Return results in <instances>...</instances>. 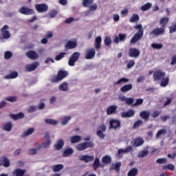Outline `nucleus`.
<instances>
[{
  "instance_id": "obj_1",
  "label": "nucleus",
  "mask_w": 176,
  "mask_h": 176,
  "mask_svg": "<svg viewBox=\"0 0 176 176\" xmlns=\"http://www.w3.org/2000/svg\"><path fill=\"white\" fill-rule=\"evenodd\" d=\"M134 28L135 30H138L130 40V43H132L133 45H134V43H137L138 41H141V39H142V36H144V28H142V25H136L134 26Z\"/></svg>"
},
{
  "instance_id": "obj_2",
  "label": "nucleus",
  "mask_w": 176,
  "mask_h": 176,
  "mask_svg": "<svg viewBox=\"0 0 176 176\" xmlns=\"http://www.w3.org/2000/svg\"><path fill=\"white\" fill-rule=\"evenodd\" d=\"M68 76V72L65 70H59L57 73V75L51 79L52 83H56V82H60L65 78Z\"/></svg>"
},
{
  "instance_id": "obj_3",
  "label": "nucleus",
  "mask_w": 176,
  "mask_h": 176,
  "mask_svg": "<svg viewBox=\"0 0 176 176\" xmlns=\"http://www.w3.org/2000/svg\"><path fill=\"white\" fill-rule=\"evenodd\" d=\"M94 0H82V5L84 8H89L90 12L97 10V4Z\"/></svg>"
},
{
  "instance_id": "obj_4",
  "label": "nucleus",
  "mask_w": 176,
  "mask_h": 176,
  "mask_svg": "<svg viewBox=\"0 0 176 176\" xmlns=\"http://www.w3.org/2000/svg\"><path fill=\"white\" fill-rule=\"evenodd\" d=\"M87 148H94L93 142H84L76 145V149L79 151H85Z\"/></svg>"
},
{
  "instance_id": "obj_5",
  "label": "nucleus",
  "mask_w": 176,
  "mask_h": 176,
  "mask_svg": "<svg viewBox=\"0 0 176 176\" xmlns=\"http://www.w3.org/2000/svg\"><path fill=\"white\" fill-rule=\"evenodd\" d=\"M79 57H80V52H74L69 59L68 65L75 67V63L79 60Z\"/></svg>"
},
{
  "instance_id": "obj_6",
  "label": "nucleus",
  "mask_w": 176,
  "mask_h": 176,
  "mask_svg": "<svg viewBox=\"0 0 176 176\" xmlns=\"http://www.w3.org/2000/svg\"><path fill=\"white\" fill-rule=\"evenodd\" d=\"M165 34L166 29H164L162 27L155 28L150 32V35H153V36H155V38L160 36V35H164Z\"/></svg>"
},
{
  "instance_id": "obj_7",
  "label": "nucleus",
  "mask_w": 176,
  "mask_h": 176,
  "mask_svg": "<svg viewBox=\"0 0 176 176\" xmlns=\"http://www.w3.org/2000/svg\"><path fill=\"white\" fill-rule=\"evenodd\" d=\"M153 78L154 82H157L162 78H166V72L162 71L161 69L156 70L153 73Z\"/></svg>"
},
{
  "instance_id": "obj_8",
  "label": "nucleus",
  "mask_w": 176,
  "mask_h": 176,
  "mask_svg": "<svg viewBox=\"0 0 176 176\" xmlns=\"http://www.w3.org/2000/svg\"><path fill=\"white\" fill-rule=\"evenodd\" d=\"M34 8L38 13H45L49 10V6L45 3L36 4Z\"/></svg>"
},
{
  "instance_id": "obj_9",
  "label": "nucleus",
  "mask_w": 176,
  "mask_h": 176,
  "mask_svg": "<svg viewBox=\"0 0 176 176\" xmlns=\"http://www.w3.org/2000/svg\"><path fill=\"white\" fill-rule=\"evenodd\" d=\"M19 13L21 14H24L25 16H31L35 13V10L32 8H29L27 7H21L19 10Z\"/></svg>"
},
{
  "instance_id": "obj_10",
  "label": "nucleus",
  "mask_w": 176,
  "mask_h": 176,
  "mask_svg": "<svg viewBox=\"0 0 176 176\" xmlns=\"http://www.w3.org/2000/svg\"><path fill=\"white\" fill-rule=\"evenodd\" d=\"M105 131H107V126L104 125V124H102L99 126L96 135L99 138H101V140H104V138H105V134H104V132Z\"/></svg>"
},
{
  "instance_id": "obj_11",
  "label": "nucleus",
  "mask_w": 176,
  "mask_h": 176,
  "mask_svg": "<svg viewBox=\"0 0 176 176\" xmlns=\"http://www.w3.org/2000/svg\"><path fill=\"white\" fill-rule=\"evenodd\" d=\"M44 138L45 140L42 143L41 146L39 145L38 149H41V148H47L50 146L52 144V141L50 140V135L48 133H45L44 135Z\"/></svg>"
},
{
  "instance_id": "obj_12",
  "label": "nucleus",
  "mask_w": 176,
  "mask_h": 176,
  "mask_svg": "<svg viewBox=\"0 0 176 176\" xmlns=\"http://www.w3.org/2000/svg\"><path fill=\"white\" fill-rule=\"evenodd\" d=\"M94 57H96V49L90 48L85 51V60H92Z\"/></svg>"
},
{
  "instance_id": "obj_13",
  "label": "nucleus",
  "mask_w": 176,
  "mask_h": 176,
  "mask_svg": "<svg viewBox=\"0 0 176 176\" xmlns=\"http://www.w3.org/2000/svg\"><path fill=\"white\" fill-rule=\"evenodd\" d=\"M109 129H113V130L120 129L121 127L120 120L111 119L109 121Z\"/></svg>"
},
{
  "instance_id": "obj_14",
  "label": "nucleus",
  "mask_w": 176,
  "mask_h": 176,
  "mask_svg": "<svg viewBox=\"0 0 176 176\" xmlns=\"http://www.w3.org/2000/svg\"><path fill=\"white\" fill-rule=\"evenodd\" d=\"M26 57L30 60H38L39 58V54L34 50H29L25 54Z\"/></svg>"
},
{
  "instance_id": "obj_15",
  "label": "nucleus",
  "mask_w": 176,
  "mask_h": 176,
  "mask_svg": "<svg viewBox=\"0 0 176 176\" xmlns=\"http://www.w3.org/2000/svg\"><path fill=\"white\" fill-rule=\"evenodd\" d=\"M140 54H141V52L137 48H131L129 50V57H134L135 58H137L140 57Z\"/></svg>"
},
{
  "instance_id": "obj_16",
  "label": "nucleus",
  "mask_w": 176,
  "mask_h": 176,
  "mask_svg": "<svg viewBox=\"0 0 176 176\" xmlns=\"http://www.w3.org/2000/svg\"><path fill=\"white\" fill-rule=\"evenodd\" d=\"M9 30V26L8 25H5L2 28H1V34L3 39H9L10 38L11 35L9 31L6 30Z\"/></svg>"
},
{
  "instance_id": "obj_17",
  "label": "nucleus",
  "mask_w": 176,
  "mask_h": 176,
  "mask_svg": "<svg viewBox=\"0 0 176 176\" xmlns=\"http://www.w3.org/2000/svg\"><path fill=\"white\" fill-rule=\"evenodd\" d=\"M144 142L145 141H144V139H142L141 137H139L133 140V143L132 145L133 148H138V146H142V145H144Z\"/></svg>"
},
{
  "instance_id": "obj_18",
  "label": "nucleus",
  "mask_w": 176,
  "mask_h": 176,
  "mask_svg": "<svg viewBox=\"0 0 176 176\" xmlns=\"http://www.w3.org/2000/svg\"><path fill=\"white\" fill-rule=\"evenodd\" d=\"M79 160H80V162H85V163H89V162L94 160V155H81L80 156Z\"/></svg>"
},
{
  "instance_id": "obj_19",
  "label": "nucleus",
  "mask_w": 176,
  "mask_h": 176,
  "mask_svg": "<svg viewBox=\"0 0 176 176\" xmlns=\"http://www.w3.org/2000/svg\"><path fill=\"white\" fill-rule=\"evenodd\" d=\"M39 65V63L34 62V63L25 66V69L28 72H32V71H35L36 67Z\"/></svg>"
},
{
  "instance_id": "obj_20",
  "label": "nucleus",
  "mask_w": 176,
  "mask_h": 176,
  "mask_svg": "<svg viewBox=\"0 0 176 176\" xmlns=\"http://www.w3.org/2000/svg\"><path fill=\"white\" fill-rule=\"evenodd\" d=\"M78 46V43L76 42V40L75 41H68L65 45V49L67 50L75 49Z\"/></svg>"
},
{
  "instance_id": "obj_21",
  "label": "nucleus",
  "mask_w": 176,
  "mask_h": 176,
  "mask_svg": "<svg viewBox=\"0 0 176 176\" xmlns=\"http://www.w3.org/2000/svg\"><path fill=\"white\" fill-rule=\"evenodd\" d=\"M121 93H127V91H130V90H133V84H126L120 87Z\"/></svg>"
},
{
  "instance_id": "obj_22",
  "label": "nucleus",
  "mask_w": 176,
  "mask_h": 176,
  "mask_svg": "<svg viewBox=\"0 0 176 176\" xmlns=\"http://www.w3.org/2000/svg\"><path fill=\"white\" fill-rule=\"evenodd\" d=\"M117 110L118 106L111 105L106 110L107 115H113L116 113Z\"/></svg>"
},
{
  "instance_id": "obj_23",
  "label": "nucleus",
  "mask_w": 176,
  "mask_h": 176,
  "mask_svg": "<svg viewBox=\"0 0 176 176\" xmlns=\"http://www.w3.org/2000/svg\"><path fill=\"white\" fill-rule=\"evenodd\" d=\"M101 42H102V38H101V36H98L95 38V49L96 50H100L101 49Z\"/></svg>"
},
{
  "instance_id": "obj_24",
  "label": "nucleus",
  "mask_w": 176,
  "mask_h": 176,
  "mask_svg": "<svg viewBox=\"0 0 176 176\" xmlns=\"http://www.w3.org/2000/svg\"><path fill=\"white\" fill-rule=\"evenodd\" d=\"M168 21H170V19L167 16H164L160 21V25L166 30V27H167V24H168Z\"/></svg>"
},
{
  "instance_id": "obj_25",
  "label": "nucleus",
  "mask_w": 176,
  "mask_h": 176,
  "mask_svg": "<svg viewBox=\"0 0 176 176\" xmlns=\"http://www.w3.org/2000/svg\"><path fill=\"white\" fill-rule=\"evenodd\" d=\"M135 115V111L133 109H130L126 112H123L122 113V118H132Z\"/></svg>"
},
{
  "instance_id": "obj_26",
  "label": "nucleus",
  "mask_w": 176,
  "mask_h": 176,
  "mask_svg": "<svg viewBox=\"0 0 176 176\" xmlns=\"http://www.w3.org/2000/svg\"><path fill=\"white\" fill-rule=\"evenodd\" d=\"M160 80V85L161 87H167L168 83H170V78L168 77H164Z\"/></svg>"
},
{
  "instance_id": "obj_27",
  "label": "nucleus",
  "mask_w": 176,
  "mask_h": 176,
  "mask_svg": "<svg viewBox=\"0 0 176 176\" xmlns=\"http://www.w3.org/2000/svg\"><path fill=\"white\" fill-rule=\"evenodd\" d=\"M131 151H133V146H128L125 149L120 148L118 151V155L120 156L122 153H129V152H131Z\"/></svg>"
},
{
  "instance_id": "obj_28",
  "label": "nucleus",
  "mask_w": 176,
  "mask_h": 176,
  "mask_svg": "<svg viewBox=\"0 0 176 176\" xmlns=\"http://www.w3.org/2000/svg\"><path fill=\"white\" fill-rule=\"evenodd\" d=\"M140 118L144 120H149V117L151 116V113L148 111H142L140 113Z\"/></svg>"
},
{
  "instance_id": "obj_29",
  "label": "nucleus",
  "mask_w": 176,
  "mask_h": 176,
  "mask_svg": "<svg viewBox=\"0 0 176 176\" xmlns=\"http://www.w3.org/2000/svg\"><path fill=\"white\" fill-rule=\"evenodd\" d=\"M2 129L3 130H4V131H12V129H13V124L12 123V122H8L4 124Z\"/></svg>"
},
{
  "instance_id": "obj_30",
  "label": "nucleus",
  "mask_w": 176,
  "mask_h": 176,
  "mask_svg": "<svg viewBox=\"0 0 176 176\" xmlns=\"http://www.w3.org/2000/svg\"><path fill=\"white\" fill-rule=\"evenodd\" d=\"M10 116L12 119H13V120H19L24 118V114L23 113V112H20L17 114H11Z\"/></svg>"
},
{
  "instance_id": "obj_31",
  "label": "nucleus",
  "mask_w": 176,
  "mask_h": 176,
  "mask_svg": "<svg viewBox=\"0 0 176 176\" xmlns=\"http://www.w3.org/2000/svg\"><path fill=\"white\" fill-rule=\"evenodd\" d=\"M52 170L54 171V173H58L59 171H61L63 168H64V165L63 164H56L51 166Z\"/></svg>"
},
{
  "instance_id": "obj_32",
  "label": "nucleus",
  "mask_w": 176,
  "mask_h": 176,
  "mask_svg": "<svg viewBox=\"0 0 176 176\" xmlns=\"http://www.w3.org/2000/svg\"><path fill=\"white\" fill-rule=\"evenodd\" d=\"M63 146H64V140L60 139L57 142L56 144H55L54 148L56 151H60V149H63Z\"/></svg>"
},
{
  "instance_id": "obj_33",
  "label": "nucleus",
  "mask_w": 176,
  "mask_h": 176,
  "mask_svg": "<svg viewBox=\"0 0 176 176\" xmlns=\"http://www.w3.org/2000/svg\"><path fill=\"white\" fill-rule=\"evenodd\" d=\"M167 134V130L166 129H160L155 135V138L159 139L162 135H166Z\"/></svg>"
},
{
  "instance_id": "obj_34",
  "label": "nucleus",
  "mask_w": 176,
  "mask_h": 176,
  "mask_svg": "<svg viewBox=\"0 0 176 176\" xmlns=\"http://www.w3.org/2000/svg\"><path fill=\"white\" fill-rule=\"evenodd\" d=\"M80 140H82V137H80V135H74L70 138L72 144H78Z\"/></svg>"
},
{
  "instance_id": "obj_35",
  "label": "nucleus",
  "mask_w": 176,
  "mask_h": 176,
  "mask_svg": "<svg viewBox=\"0 0 176 176\" xmlns=\"http://www.w3.org/2000/svg\"><path fill=\"white\" fill-rule=\"evenodd\" d=\"M100 166H101V164H100V159L98 157L95 158V160L92 165V167L94 171H96L97 168H98V167H100Z\"/></svg>"
},
{
  "instance_id": "obj_36",
  "label": "nucleus",
  "mask_w": 176,
  "mask_h": 176,
  "mask_svg": "<svg viewBox=\"0 0 176 176\" xmlns=\"http://www.w3.org/2000/svg\"><path fill=\"white\" fill-rule=\"evenodd\" d=\"M34 131H35V129L34 128L28 129L27 131L22 133L21 137L23 138H24V137H28V135H31V134H32Z\"/></svg>"
},
{
  "instance_id": "obj_37",
  "label": "nucleus",
  "mask_w": 176,
  "mask_h": 176,
  "mask_svg": "<svg viewBox=\"0 0 176 176\" xmlns=\"http://www.w3.org/2000/svg\"><path fill=\"white\" fill-rule=\"evenodd\" d=\"M111 162L112 159L109 155H105L102 158V163H104V164H111Z\"/></svg>"
},
{
  "instance_id": "obj_38",
  "label": "nucleus",
  "mask_w": 176,
  "mask_h": 176,
  "mask_svg": "<svg viewBox=\"0 0 176 176\" xmlns=\"http://www.w3.org/2000/svg\"><path fill=\"white\" fill-rule=\"evenodd\" d=\"M1 164L3 167H10V160L8 159L6 157H3Z\"/></svg>"
},
{
  "instance_id": "obj_39",
  "label": "nucleus",
  "mask_w": 176,
  "mask_h": 176,
  "mask_svg": "<svg viewBox=\"0 0 176 176\" xmlns=\"http://www.w3.org/2000/svg\"><path fill=\"white\" fill-rule=\"evenodd\" d=\"M72 153H74V149L69 148L65 150V151L63 152V157H68V156H71Z\"/></svg>"
},
{
  "instance_id": "obj_40",
  "label": "nucleus",
  "mask_w": 176,
  "mask_h": 176,
  "mask_svg": "<svg viewBox=\"0 0 176 176\" xmlns=\"http://www.w3.org/2000/svg\"><path fill=\"white\" fill-rule=\"evenodd\" d=\"M13 174H14L16 176H24V174H25V170L16 168L13 172Z\"/></svg>"
},
{
  "instance_id": "obj_41",
  "label": "nucleus",
  "mask_w": 176,
  "mask_h": 176,
  "mask_svg": "<svg viewBox=\"0 0 176 176\" xmlns=\"http://www.w3.org/2000/svg\"><path fill=\"white\" fill-rule=\"evenodd\" d=\"M129 21L130 23H137V21H140V15H138V14H133Z\"/></svg>"
},
{
  "instance_id": "obj_42",
  "label": "nucleus",
  "mask_w": 176,
  "mask_h": 176,
  "mask_svg": "<svg viewBox=\"0 0 176 176\" xmlns=\"http://www.w3.org/2000/svg\"><path fill=\"white\" fill-rule=\"evenodd\" d=\"M19 76V73L17 72H12L10 75L5 76L6 79H16Z\"/></svg>"
},
{
  "instance_id": "obj_43",
  "label": "nucleus",
  "mask_w": 176,
  "mask_h": 176,
  "mask_svg": "<svg viewBox=\"0 0 176 176\" xmlns=\"http://www.w3.org/2000/svg\"><path fill=\"white\" fill-rule=\"evenodd\" d=\"M162 170H170V171H174V170H175V166L173 164H168L167 165L163 166Z\"/></svg>"
},
{
  "instance_id": "obj_44",
  "label": "nucleus",
  "mask_w": 176,
  "mask_h": 176,
  "mask_svg": "<svg viewBox=\"0 0 176 176\" xmlns=\"http://www.w3.org/2000/svg\"><path fill=\"white\" fill-rule=\"evenodd\" d=\"M59 90L61 91H68V82H63L59 85Z\"/></svg>"
},
{
  "instance_id": "obj_45",
  "label": "nucleus",
  "mask_w": 176,
  "mask_h": 176,
  "mask_svg": "<svg viewBox=\"0 0 176 176\" xmlns=\"http://www.w3.org/2000/svg\"><path fill=\"white\" fill-rule=\"evenodd\" d=\"M151 8H152V3H146L141 7V10H142V12H146V10H149Z\"/></svg>"
},
{
  "instance_id": "obj_46",
  "label": "nucleus",
  "mask_w": 176,
  "mask_h": 176,
  "mask_svg": "<svg viewBox=\"0 0 176 176\" xmlns=\"http://www.w3.org/2000/svg\"><path fill=\"white\" fill-rule=\"evenodd\" d=\"M137 174H138V169H137L136 168H133L132 169H131L127 175L128 176H136Z\"/></svg>"
},
{
  "instance_id": "obj_47",
  "label": "nucleus",
  "mask_w": 176,
  "mask_h": 176,
  "mask_svg": "<svg viewBox=\"0 0 176 176\" xmlns=\"http://www.w3.org/2000/svg\"><path fill=\"white\" fill-rule=\"evenodd\" d=\"M128 82H130V79L127 78H121L119 80L115 82L114 85H120L122 83H127Z\"/></svg>"
},
{
  "instance_id": "obj_48",
  "label": "nucleus",
  "mask_w": 176,
  "mask_h": 176,
  "mask_svg": "<svg viewBox=\"0 0 176 176\" xmlns=\"http://www.w3.org/2000/svg\"><path fill=\"white\" fill-rule=\"evenodd\" d=\"M45 122L47 124H52V126H56V124H57L58 123V122H57L56 120H53V119H45Z\"/></svg>"
},
{
  "instance_id": "obj_49",
  "label": "nucleus",
  "mask_w": 176,
  "mask_h": 176,
  "mask_svg": "<svg viewBox=\"0 0 176 176\" xmlns=\"http://www.w3.org/2000/svg\"><path fill=\"white\" fill-rule=\"evenodd\" d=\"M149 155V151L148 150H143L140 151L138 154V157H146Z\"/></svg>"
},
{
  "instance_id": "obj_50",
  "label": "nucleus",
  "mask_w": 176,
  "mask_h": 176,
  "mask_svg": "<svg viewBox=\"0 0 176 176\" xmlns=\"http://www.w3.org/2000/svg\"><path fill=\"white\" fill-rule=\"evenodd\" d=\"M151 47L153 49H156L157 50H160V49H163V44L162 43H152Z\"/></svg>"
},
{
  "instance_id": "obj_51",
  "label": "nucleus",
  "mask_w": 176,
  "mask_h": 176,
  "mask_svg": "<svg viewBox=\"0 0 176 176\" xmlns=\"http://www.w3.org/2000/svg\"><path fill=\"white\" fill-rule=\"evenodd\" d=\"M65 54H67V52H60L58 55L55 56L56 61H60V60H63L64 57H65Z\"/></svg>"
},
{
  "instance_id": "obj_52",
  "label": "nucleus",
  "mask_w": 176,
  "mask_h": 176,
  "mask_svg": "<svg viewBox=\"0 0 176 176\" xmlns=\"http://www.w3.org/2000/svg\"><path fill=\"white\" fill-rule=\"evenodd\" d=\"M156 163L157 164H166V163H167V158L166 157L159 158L156 160Z\"/></svg>"
},
{
  "instance_id": "obj_53",
  "label": "nucleus",
  "mask_w": 176,
  "mask_h": 176,
  "mask_svg": "<svg viewBox=\"0 0 176 176\" xmlns=\"http://www.w3.org/2000/svg\"><path fill=\"white\" fill-rule=\"evenodd\" d=\"M6 101H9V102H16L17 101V97L16 96H10L5 98Z\"/></svg>"
},
{
  "instance_id": "obj_54",
  "label": "nucleus",
  "mask_w": 176,
  "mask_h": 176,
  "mask_svg": "<svg viewBox=\"0 0 176 176\" xmlns=\"http://www.w3.org/2000/svg\"><path fill=\"white\" fill-rule=\"evenodd\" d=\"M13 56V53L10 51H6L4 54V58L6 60H9V58H12Z\"/></svg>"
},
{
  "instance_id": "obj_55",
  "label": "nucleus",
  "mask_w": 176,
  "mask_h": 176,
  "mask_svg": "<svg viewBox=\"0 0 176 176\" xmlns=\"http://www.w3.org/2000/svg\"><path fill=\"white\" fill-rule=\"evenodd\" d=\"M142 104H144V99L142 98L136 99V102H135V104H132V107L142 105Z\"/></svg>"
},
{
  "instance_id": "obj_56",
  "label": "nucleus",
  "mask_w": 176,
  "mask_h": 176,
  "mask_svg": "<svg viewBox=\"0 0 176 176\" xmlns=\"http://www.w3.org/2000/svg\"><path fill=\"white\" fill-rule=\"evenodd\" d=\"M104 43L106 46H109V45L112 43V39H111V37L109 36H106Z\"/></svg>"
},
{
  "instance_id": "obj_57",
  "label": "nucleus",
  "mask_w": 176,
  "mask_h": 176,
  "mask_svg": "<svg viewBox=\"0 0 176 176\" xmlns=\"http://www.w3.org/2000/svg\"><path fill=\"white\" fill-rule=\"evenodd\" d=\"M134 65H135V61L134 60H130L126 65V68L130 69V68H133Z\"/></svg>"
},
{
  "instance_id": "obj_58",
  "label": "nucleus",
  "mask_w": 176,
  "mask_h": 176,
  "mask_svg": "<svg viewBox=\"0 0 176 176\" xmlns=\"http://www.w3.org/2000/svg\"><path fill=\"white\" fill-rule=\"evenodd\" d=\"M48 16L50 17V19H53V18L56 17V16H57V10H51L49 12Z\"/></svg>"
},
{
  "instance_id": "obj_59",
  "label": "nucleus",
  "mask_w": 176,
  "mask_h": 176,
  "mask_svg": "<svg viewBox=\"0 0 176 176\" xmlns=\"http://www.w3.org/2000/svg\"><path fill=\"white\" fill-rule=\"evenodd\" d=\"M118 37L120 38V42H124V41H126V38L127 37V35L126 34L120 33L118 34Z\"/></svg>"
},
{
  "instance_id": "obj_60",
  "label": "nucleus",
  "mask_w": 176,
  "mask_h": 176,
  "mask_svg": "<svg viewBox=\"0 0 176 176\" xmlns=\"http://www.w3.org/2000/svg\"><path fill=\"white\" fill-rule=\"evenodd\" d=\"M69 120H71V117L70 116H67L65 117L63 120H62V124L63 126H65V124H67L68 123V122H69Z\"/></svg>"
},
{
  "instance_id": "obj_61",
  "label": "nucleus",
  "mask_w": 176,
  "mask_h": 176,
  "mask_svg": "<svg viewBox=\"0 0 176 176\" xmlns=\"http://www.w3.org/2000/svg\"><path fill=\"white\" fill-rule=\"evenodd\" d=\"M142 120H138V121L135 122L133 124V129H137V127H140L142 124Z\"/></svg>"
},
{
  "instance_id": "obj_62",
  "label": "nucleus",
  "mask_w": 176,
  "mask_h": 176,
  "mask_svg": "<svg viewBox=\"0 0 176 176\" xmlns=\"http://www.w3.org/2000/svg\"><path fill=\"white\" fill-rule=\"evenodd\" d=\"M28 113H32V112H35L36 111V106H30L28 109H27Z\"/></svg>"
},
{
  "instance_id": "obj_63",
  "label": "nucleus",
  "mask_w": 176,
  "mask_h": 176,
  "mask_svg": "<svg viewBox=\"0 0 176 176\" xmlns=\"http://www.w3.org/2000/svg\"><path fill=\"white\" fill-rule=\"evenodd\" d=\"M120 167H122V163L121 162H117L115 164V170L117 171V173H119L120 171Z\"/></svg>"
},
{
  "instance_id": "obj_64",
  "label": "nucleus",
  "mask_w": 176,
  "mask_h": 176,
  "mask_svg": "<svg viewBox=\"0 0 176 176\" xmlns=\"http://www.w3.org/2000/svg\"><path fill=\"white\" fill-rule=\"evenodd\" d=\"M133 102H134V98H127L126 99V103L128 104V105H133Z\"/></svg>"
}]
</instances>
